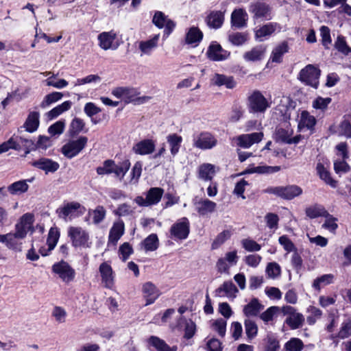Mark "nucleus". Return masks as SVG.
I'll use <instances>...</instances> for the list:
<instances>
[{
  "instance_id": "f257e3e1",
  "label": "nucleus",
  "mask_w": 351,
  "mask_h": 351,
  "mask_svg": "<svg viewBox=\"0 0 351 351\" xmlns=\"http://www.w3.org/2000/svg\"><path fill=\"white\" fill-rule=\"evenodd\" d=\"M112 95L117 98H121L125 103H133L136 105L148 101L151 97L149 96L140 97V93L134 88L118 87L114 88Z\"/></svg>"
},
{
  "instance_id": "f03ea898",
  "label": "nucleus",
  "mask_w": 351,
  "mask_h": 351,
  "mask_svg": "<svg viewBox=\"0 0 351 351\" xmlns=\"http://www.w3.org/2000/svg\"><path fill=\"white\" fill-rule=\"evenodd\" d=\"M321 70L313 64H308L301 69L298 80L307 86L317 88Z\"/></svg>"
},
{
  "instance_id": "7ed1b4c3",
  "label": "nucleus",
  "mask_w": 351,
  "mask_h": 351,
  "mask_svg": "<svg viewBox=\"0 0 351 351\" xmlns=\"http://www.w3.org/2000/svg\"><path fill=\"white\" fill-rule=\"evenodd\" d=\"M247 106L250 112L264 113L270 104L259 90H255L248 97Z\"/></svg>"
},
{
  "instance_id": "20e7f679",
  "label": "nucleus",
  "mask_w": 351,
  "mask_h": 351,
  "mask_svg": "<svg viewBox=\"0 0 351 351\" xmlns=\"http://www.w3.org/2000/svg\"><path fill=\"white\" fill-rule=\"evenodd\" d=\"M164 193V190L160 187L150 188L145 193V197L137 196L134 202L140 206L147 207L158 204Z\"/></svg>"
},
{
  "instance_id": "39448f33",
  "label": "nucleus",
  "mask_w": 351,
  "mask_h": 351,
  "mask_svg": "<svg viewBox=\"0 0 351 351\" xmlns=\"http://www.w3.org/2000/svg\"><path fill=\"white\" fill-rule=\"evenodd\" d=\"M68 235L70 237L73 246L89 247L90 243L88 233L81 227L71 226L69 228Z\"/></svg>"
},
{
  "instance_id": "423d86ee",
  "label": "nucleus",
  "mask_w": 351,
  "mask_h": 351,
  "mask_svg": "<svg viewBox=\"0 0 351 351\" xmlns=\"http://www.w3.org/2000/svg\"><path fill=\"white\" fill-rule=\"evenodd\" d=\"M87 142L88 138L86 136H80L77 140L71 141L62 146V153L65 157L72 158L85 147Z\"/></svg>"
},
{
  "instance_id": "0eeeda50",
  "label": "nucleus",
  "mask_w": 351,
  "mask_h": 351,
  "mask_svg": "<svg viewBox=\"0 0 351 351\" xmlns=\"http://www.w3.org/2000/svg\"><path fill=\"white\" fill-rule=\"evenodd\" d=\"M267 192L276 195L285 199H292L302 193L301 187L297 185H289L287 186L271 187L267 189Z\"/></svg>"
},
{
  "instance_id": "6e6552de",
  "label": "nucleus",
  "mask_w": 351,
  "mask_h": 351,
  "mask_svg": "<svg viewBox=\"0 0 351 351\" xmlns=\"http://www.w3.org/2000/svg\"><path fill=\"white\" fill-rule=\"evenodd\" d=\"M52 271L65 283L73 281L75 276L74 269L64 261L55 263L52 267Z\"/></svg>"
},
{
  "instance_id": "1a4fd4ad",
  "label": "nucleus",
  "mask_w": 351,
  "mask_h": 351,
  "mask_svg": "<svg viewBox=\"0 0 351 351\" xmlns=\"http://www.w3.org/2000/svg\"><path fill=\"white\" fill-rule=\"evenodd\" d=\"M249 10L254 19L269 21L272 19L271 8L265 2L257 1L251 3Z\"/></svg>"
},
{
  "instance_id": "9d476101",
  "label": "nucleus",
  "mask_w": 351,
  "mask_h": 351,
  "mask_svg": "<svg viewBox=\"0 0 351 351\" xmlns=\"http://www.w3.org/2000/svg\"><path fill=\"white\" fill-rule=\"evenodd\" d=\"M190 231L189 221L186 217H182L173 223L170 229L171 235L178 239H185Z\"/></svg>"
},
{
  "instance_id": "9b49d317",
  "label": "nucleus",
  "mask_w": 351,
  "mask_h": 351,
  "mask_svg": "<svg viewBox=\"0 0 351 351\" xmlns=\"http://www.w3.org/2000/svg\"><path fill=\"white\" fill-rule=\"evenodd\" d=\"M152 22L160 29L165 27L164 36L165 37L169 36L176 26L172 20L167 19L165 14L160 11L155 12Z\"/></svg>"
},
{
  "instance_id": "f8f14e48",
  "label": "nucleus",
  "mask_w": 351,
  "mask_h": 351,
  "mask_svg": "<svg viewBox=\"0 0 351 351\" xmlns=\"http://www.w3.org/2000/svg\"><path fill=\"white\" fill-rule=\"evenodd\" d=\"M33 222V215L30 213L24 214L20 219V221L15 226V237L17 239H23L25 237L28 230L30 228Z\"/></svg>"
},
{
  "instance_id": "ddd939ff",
  "label": "nucleus",
  "mask_w": 351,
  "mask_h": 351,
  "mask_svg": "<svg viewBox=\"0 0 351 351\" xmlns=\"http://www.w3.org/2000/svg\"><path fill=\"white\" fill-rule=\"evenodd\" d=\"M206 55L212 61H222L229 57L230 52L223 49L217 42H212L208 48Z\"/></svg>"
},
{
  "instance_id": "4468645a",
  "label": "nucleus",
  "mask_w": 351,
  "mask_h": 351,
  "mask_svg": "<svg viewBox=\"0 0 351 351\" xmlns=\"http://www.w3.org/2000/svg\"><path fill=\"white\" fill-rule=\"evenodd\" d=\"M117 34L113 31L104 32L98 35L99 47L104 49H116L119 45L115 40Z\"/></svg>"
},
{
  "instance_id": "2eb2a0df",
  "label": "nucleus",
  "mask_w": 351,
  "mask_h": 351,
  "mask_svg": "<svg viewBox=\"0 0 351 351\" xmlns=\"http://www.w3.org/2000/svg\"><path fill=\"white\" fill-rule=\"evenodd\" d=\"M217 144V140L210 133L203 132L194 138L193 145L202 149H211Z\"/></svg>"
},
{
  "instance_id": "dca6fc26",
  "label": "nucleus",
  "mask_w": 351,
  "mask_h": 351,
  "mask_svg": "<svg viewBox=\"0 0 351 351\" xmlns=\"http://www.w3.org/2000/svg\"><path fill=\"white\" fill-rule=\"evenodd\" d=\"M263 137V132H254L241 134L237 137V145L243 148H248L254 143H259Z\"/></svg>"
},
{
  "instance_id": "f3484780",
  "label": "nucleus",
  "mask_w": 351,
  "mask_h": 351,
  "mask_svg": "<svg viewBox=\"0 0 351 351\" xmlns=\"http://www.w3.org/2000/svg\"><path fill=\"white\" fill-rule=\"evenodd\" d=\"M99 271L105 287L112 289L114 286V274L111 266L106 262L102 263L99 265Z\"/></svg>"
},
{
  "instance_id": "a211bd4d",
  "label": "nucleus",
  "mask_w": 351,
  "mask_h": 351,
  "mask_svg": "<svg viewBox=\"0 0 351 351\" xmlns=\"http://www.w3.org/2000/svg\"><path fill=\"white\" fill-rule=\"evenodd\" d=\"M155 143L152 139H144L134 145L132 151L138 155H149L155 150Z\"/></svg>"
},
{
  "instance_id": "6ab92c4d",
  "label": "nucleus",
  "mask_w": 351,
  "mask_h": 351,
  "mask_svg": "<svg viewBox=\"0 0 351 351\" xmlns=\"http://www.w3.org/2000/svg\"><path fill=\"white\" fill-rule=\"evenodd\" d=\"M142 291L143 297L146 300L145 305L154 303L160 295V291L151 282H147L143 285Z\"/></svg>"
},
{
  "instance_id": "aec40b11",
  "label": "nucleus",
  "mask_w": 351,
  "mask_h": 351,
  "mask_svg": "<svg viewBox=\"0 0 351 351\" xmlns=\"http://www.w3.org/2000/svg\"><path fill=\"white\" fill-rule=\"evenodd\" d=\"M81 208L85 210V208L82 207L79 202H71L66 203L62 207L58 208L56 210V213L60 218H63L64 219L66 220L68 217H71L74 216L75 213L77 212V210Z\"/></svg>"
},
{
  "instance_id": "412c9836",
  "label": "nucleus",
  "mask_w": 351,
  "mask_h": 351,
  "mask_svg": "<svg viewBox=\"0 0 351 351\" xmlns=\"http://www.w3.org/2000/svg\"><path fill=\"white\" fill-rule=\"evenodd\" d=\"M280 26L277 23H268L260 27L255 31V38L259 41H263L265 38L270 36Z\"/></svg>"
},
{
  "instance_id": "4be33fe9",
  "label": "nucleus",
  "mask_w": 351,
  "mask_h": 351,
  "mask_svg": "<svg viewBox=\"0 0 351 351\" xmlns=\"http://www.w3.org/2000/svg\"><path fill=\"white\" fill-rule=\"evenodd\" d=\"M263 308L264 306L259 302L257 298H254L247 304L244 306L243 313L247 317H256Z\"/></svg>"
},
{
  "instance_id": "5701e85b",
  "label": "nucleus",
  "mask_w": 351,
  "mask_h": 351,
  "mask_svg": "<svg viewBox=\"0 0 351 351\" xmlns=\"http://www.w3.org/2000/svg\"><path fill=\"white\" fill-rule=\"evenodd\" d=\"M32 165L45 171L46 173L55 172L59 168V164L58 162L46 158H41L32 162Z\"/></svg>"
},
{
  "instance_id": "b1692460",
  "label": "nucleus",
  "mask_w": 351,
  "mask_h": 351,
  "mask_svg": "<svg viewBox=\"0 0 351 351\" xmlns=\"http://www.w3.org/2000/svg\"><path fill=\"white\" fill-rule=\"evenodd\" d=\"M238 292L237 288L230 281L224 282L223 284L215 290V295L218 297L225 295L228 298H235L236 293Z\"/></svg>"
},
{
  "instance_id": "393cba45",
  "label": "nucleus",
  "mask_w": 351,
  "mask_h": 351,
  "mask_svg": "<svg viewBox=\"0 0 351 351\" xmlns=\"http://www.w3.org/2000/svg\"><path fill=\"white\" fill-rule=\"evenodd\" d=\"M159 36V34H156L151 39L139 42L138 48L141 51V55H149L157 47Z\"/></svg>"
},
{
  "instance_id": "a878e982",
  "label": "nucleus",
  "mask_w": 351,
  "mask_h": 351,
  "mask_svg": "<svg viewBox=\"0 0 351 351\" xmlns=\"http://www.w3.org/2000/svg\"><path fill=\"white\" fill-rule=\"evenodd\" d=\"M217 204L208 199H201L195 203L196 210L200 215H205L215 211Z\"/></svg>"
},
{
  "instance_id": "bb28decb",
  "label": "nucleus",
  "mask_w": 351,
  "mask_h": 351,
  "mask_svg": "<svg viewBox=\"0 0 351 351\" xmlns=\"http://www.w3.org/2000/svg\"><path fill=\"white\" fill-rule=\"evenodd\" d=\"M224 20L223 14L220 11H213L206 17V22L208 27L214 29L219 28Z\"/></svg>"
},
{
  "instance_id": "cd10ccee",
  "label": "nucleus",
  "mask_w": 351,
  "mask_h": 351,
  "mask_svg": "<svg viewBox=\"0 0 351 351\" xmlns=\"http://www.w3.org/2000/svg\"><path fill=\"white\" fill-rule=\"evenodd\" d=\"M247 19V14L243 9H238L233 11L231 15V23L233 26L238 28L245 27Z\"/></svg>"
},
{
  "instance_id": "c85d7f7f",
  "label": "nucleus",
  "mask_w": 351,
  "mask_h": 351,
  "mask_svg": "<svg viewBox=\"0 0 351 351\" xmlns=\"http://www.w3.org/2000/svg\"><path fill=\"white\" fill-rule=\"evenodd\" d=\"M148 343L157 351H177L178 350L176 346L170 347L164 340L156 336H151L148 339Z\"/></svg>"
},
{
  "instance_id": "c756f323",
  "label": "nucleus",
  "mask_w": 351,
  "mask_h": 351,
  "mask_svg": "<svg viewBox=\"0 0 351 351\" xmlns=\"http://www.w3.org/2000/svg\"><path fill=\"white\" fill-rule=\"evenodd\" d=\"M124 233V223L122 221L114 222L109 233V241L116 244Z\"/></svg>"
},
{
  "instance_id": "7c9ffc66",
  "label": "nucleus",
  "mask_w": 351,
  "mask_h": 351,
  "mask_svg": "<svg viewBox=\"0 0 351 351\" xmlns=\"http://www.w3.org/2000/svg\"><path fill=\"white\" fill-rule=\"evenodd\" d=\"M27 182H31L32 179L15 182L8 186V191L11 195L24 193L27 192L29 189Z\"/></svg>"
},
{
  "instance_id": "2f4dec72",
  "label": "nucleus",
  "mask_w": 351,
  "mask_h": 351,
  "mask_svg": "<svg viewBox=\"0 0 351 351\" xmlns=\"http://www.w3.org/2000/svg\"><path fill=\"white\" fill-rule=\"evenodd\" d=\"M38 125L39 113L38 112H31L24 123L26 131L33 132L37 130Z\"/></svg>"
},
{
  "instance_id": "473e14b6",
  "label": "nucleus",
  "mask_w": 351,
  "mask_h": 351,
  "mask_svg": "<svg viewBox=\"0 0 351 351\" xmlns=\"http://www.w3.org/2000/svg\"><path fill=\"white\" fill-rule=\"evenodd\" d=\"M265 52V47L259 45L245 53L243 57L247 61H256L262 59Z\"/></svg>"
},
{
  "instance_id": "72a5a7b5",
  "label": "nucleus",
  "mask_w": 351,
  "mask_h": 351,
  "mask_svg": "<svg viewBox=\"0 0 351 351\" xmlns=\"http://www.w3.org/2000/svg\"><path fill=\"white\" fill-rule=\"evenodd\" d=\"M306 215L311 219L317 218L318 217H327L329 213L322 205L315 204L313 206L306 208Z\"/></svg>"
},
{
  "instance_id": "f704fd0d",
  "label": "nucleus",
  "mask_w": 351,
  "mask_h": 351,
  "mask_svg": "<svg viewBox=\"0 0 351 351\" xmlns=\"http://www.w3.org/2000/svg\"><path fill=\"white\" fill-rule=\"evenodd\" d=\"M167 140L169 144L171 154L175 156L179 152L182 141V136L177 134H171L167 136Z\"/></svg>"
},
{
  "instance_id": "c9c22d12",
  "label": "nucleus",
  "mask_w": 351,
  "mask_h": 351,
  "mask_svg": "<svg viewBox=\"0 0 351 351\" xmlns=\"http://www.w3.org/2000/svg\"><path fill=\"white\" fill-rule=\"evenodd\" d=\"M289 45L287 41H283L280 45L274 48L272 51V62H280L282 61V56L288 52Z\"/></svg>"
},
{
  "instance_id": "e433bc0d",
  "label": "nucleus",
  "mask_w": 351,
  "mask_h": 351,
  "mask_svg": "<svg viewBox=\"0 0 351 351\" xmlns=\"http://www.w3.org/2000/svg\"><path fill=\"white\" fill-rule=\"evenodd\" d=\"M212 81L217 86L225 85L228 88H232L235 86L232 77H227L224 75L215 74Z\"/></svg>"
},
{
  "instance_id": "4c0bfd02",
  "label": "nucleus",
  "mask_w": 351,
  "mask_h": 351,
  "mask_svg": "<svg viewBox=\"0 0 351 351\" xmlns=\"http://www.w3.org/2000/svg\"><path fill=\"white\" fill-rule=\"evenodd\" d=\"M203 38L202 31L196 27H193L189 29L186 35V43L188 44H193L199 43Z\"/></svg>"
},
{
  "instance_id": "58836bf2",
  "label": "nucleus",
  "mask_w": 351,
  "mask_h": 351,
  "mask_svg": "<svg viewBox=\"0 0 351 351\" xmlns=\"http://www.w3.org/2000/svg\"><path fill=\"white\" fill-rule=\"evenodd\" d=\"M317 171L322 180H324L326 184L330 185L332 187H336L337 181L331 178L330 173L324 168L322 164H317Z\"/></svg>"
},
{
  "instance_id": "ea45409f",
  "label": "nucleus",
  "mask_w": 351,
  "mask_h": 351,
  "mask_svg": "<svg viewBox=\"0 0 351 351\" xmlns=\"http://www.w3.org/2000/svg\"><path fill=\"white\" fill-rule=\"evenodd\" d=\"M293 134V130L289 128H277L275 131V140L288 144L290 136Z\"/></svg>"
},
{
  "instance_id": "a19ab883",
  "label": "nucleus",
  "mask_w": 351,
  "mask_h": 351,
  "mask_svg": "<svg viewBox=\"0 0 351 351\" xmlns=\"http://www.w3.org/2000/svg\"><path fill=\"white\" fill-rule=\"evenodd\" d=\"M304 322V316L299 313H295L286 319V323L292 328L297 329L301 327Z\"/></svg>"
},
{
  "instance_id": "79ce46f5",
  "label": "nucleus",
  "mask_w": 351,
  "mask_h": 351,
  "mask_svg": "<svg viewBox=\"0 0 351 351\" xmlns=\"http://www.w3.org/2000/svg\"><path fill=\"white\" fill-rule=\"evenodd\" d=\"M130 167V162L129 160H125L119 165H116L114 163V166L113 167L114 171L112 173H114L117 178H119V179L121 180L129 170Z\"/></svg>"
},
{
  "instance_id": "37998d69",
  "label": "nucleus",
  "mask_w": 351,
  "mask_h": 351,
  "mask_svg": "<svg viewBox=\"0 0 351 351\" xmlns=\"http://www.w3.org/2000/svg\"><path fill=\"white\" fill-rule=\"evenodd\" d=\"M72 103L70 101L63 102L62 104L53 108L51 110L48 112L47 117L49 119H53L59 116L62 112L68 110L71 108Z\"/></svg>"
},
{
  "instance_id": "c03bdc74",
  "label": "nucleus",
  "mask_w": 351,
  "mask_h": 351,
  "mask_svg": "<svg viewBox=\"0 0 351 351\" xmlns=\"http://www.w3.org/2000/svg\"><path fill=\"white\" fill-rule=\"evenodd\" d=\"M146 251H155L159 245V241L156 234H152L145 239L143 243Z\"/></svg>"
},
{
  "instance_id": "a18cd8bd",
  "label": "nucleus",
  "mask_w": 351,
  "mask_h": 351,
  "mask_svg": "<svg viewBox=\"0 0 351 351\" xmlns=\"http://www.w3.org/2000/svg\"><path fill=\"white\" fill-rule=\"evenodd\" d=\"M244 325L247 338L250 339L254 338L258 333V326L256 322L250 319H246Z\"/></svg>"
},
{
  "instance_id": "49530a36",
  "label": "nucleus",
  "mask_w": 351,
  "mask_h": 351,
  "mask_svg": "<svg viewBox=\"0 0 351 351\" xmlns=\"http://www.w3.org/2000/svg\"><path fill=\"white\" fill-rule=\"evenodd\" d=\"M60 237V232L56 228H51L48 234L47 244L48 251H51L57 244Z\"/></svg>"
},
{
  "instance_id": "de8ad7c7",
  "label": "nucleus",
  "mask_w": 351,
  "mask_h": 351,
  "mask_svg": "<svg viewBox=\"0 0 351 351\" xmlns=\"http://www.w3.org/2000/svg\"><path fill=\"white\" fill-rule=\"evenodd\" d=\"M334 276L332 274H324L314 280L313 282V287L319 291L322 286H325L332 283Z\"/></svg>"
},
{
  "instance_id": "09e8293b",
  "label": "nucleus",
  "mask_w": 351,
  "mask_h": 351,
  "mask_svg": "<svg viewBox=\"0 0 351 351\" xmlns=\"http://www.w3.org/2000/svg\"><path fill=\"white\" fill-rule=\"evenodd\" d=\"M351 335V322L348 321L342 324L341 327L337 335H332L330 338L334 339L339 338L341 339H346Z\"/></svg>"
},
{
  "instance_id": "8fccbe9b",
  "label": "nucleus",
  "mask_w": 351,
  "mask_h": 351,
  "mask_svg": "<svg viewBox=\"0 0 351 351\" xmlns=\"http://www.w3.org/2000/svg\"><path fill=\"white\" fill-rule=\"evenodd\" d=\"M248 39V34L243 32H236L229 34L228 40L234 45H241Z\"/></svg>"
},
{
  "instance_id": "3c124183",
  "label": "nucleus",
  "mask_w": 351,
  "mask_h": 351,
  "mask_svg": "<svg viewBox=\"0 0 351 351\" xmlns=\"http://www.w3.org/2000/svg\"><path fill=\"white\" fill-rule=\"evenodd\" d=\"M227 322L224 319L219 318L214 320L211 324V328L216 331L221 337L226 335Z\"/></svg>"
},
{
  "instance_id": "603ef678",
  "label": "nucleus",
  "mask_w": 351,
  "mask_h": 351,
  "mask_svg": "<svg viewBox=\"0 0 351 351\" xmlns=\"http://www.w3.org/2000/svg\"><path fill=\"white\" fill-rule=\"evenodd\" d=\"M199 177L205 180H210L215 173L214 166L210 164H204L199 167Z\"/></svg>"
},
{
  "instance_id": "864d4df0",
  "label": "nucleus",
  "mask_w": 351,
  "mask_h": 351,
  "mask_svg": "<svg viewBox=\"0 0 351 351\" xmlns=\"http://www.w3.org/2000/svg\"><path fill=\"white\" fill-rule=\"evenodd\" d=\"M62 97L63 94L60 92H53L48 94L45 97L43 101L41 102L40 107L45 108L51 104L60 100Z\"/></svg>"
},
{
  "instance_id": "5fc2aeb1",
  "label": "nucleus",
  "mask_w": 351,
  "mask_h": 351,
  "mask_svg": "<svg viewBox=\"0 0 351 351\" xmlns=\"http://www.w3.org/2000/svg\"><path fill=\"white\" fill-rule=\"evenodd\" d=\"M303 347V342L298 338H291L285 345V349L287 351H301Z\"/></svg>"
},
{
  "instance_id": "6e6d98bb",
  "label": "nucleus",
  "mask_w": 351,
  "mask_h": 351,
  "mask_svg": "<svg viewBox=\"0 0 351 351\" xmlns=\"http://www.w3.org/2000/svg\"><path fill=\"white\" fill-rule=\"evenodd\" d=\"M231 236V232L229 230H223L219 233L215 239L213 241L211 248L213 250L217 249L221 246L226 240H228Z\"/></svg>"
},
{
  "instance_id": "4d7b16f0",
  "label": "nucleus",
  "mask_w": 351,
  "mask_h": 351,
  "mask_svg": "<svg viewBox=\"0 0 351 351\" xmlns=\"http://www.w3.org/2000/svg\"><path fill=\"white\" fill-rule=\"evenodd\" d=\"M280 166H258L248 171L249 173H273L280 170Z\"/></svg>"
},
{
  "instance_id": "13d9d810",
  "label": "nucleus",
  "mask_w": 351,
  "mask_h": 351,
  "mask_svg": "<svg viewBox=\"0 0 351 351\" xmlns=\"http://www.w3.org/2000/svg\"><path fill=\"white\" fill-rule=\"evenodd\" d=\"M66 311L60 306H55L51 313L52 317H53L55 320L59 324H62L66 322Z\"/></svg>"
},
{
  "instance_id": "bf43d9fd",
  "label": "nucleus",
  "mask_w": 351,
  "mask_h": 351,
  "mask_svg": "<svg viewBox=\"0 0 351 351\" xmlns=\"http://www.w3.org/2000/svg\"><path fill=\"white\" fill-rule=\"evenodd\" d=\"M114 166V161L112 160H106L104 162L102 167L97 168V173L99 175L110 174L113 172V167Z\"/></svg>"
},
{
  "instance_id": "052dcab7",
  "label": "nucleus",
  "mask_w": 351,
  "mask_h": 351,
  "mask_svg": "<svg viewBox=\"0 0 351 351\" xmlns=\"http://www.w3.org/2000/svg\"><path fill=\"white\" fill-rule=\"evenodd\" d=\"M85 123L84 121L79 118H75L71 123L70 133L71 136L79 134L84 128Z\"/></svg>"
},
{
  "instance_id": "680f3d73",
  "label": "nucleus",
  "mask_w": 351,
  "mask_h": 351,
  "mask_svg": "<svg viewBox=\"0 0 351 351\" xmlns=\"http://www.w3.org/2000/svg\"><path fill=\"white\" fill-rule=\"evenodd\" d=\"M278 306H271L260 315V318L265 323L271 321L274 316L279 311Z\"/></svg>"
},
{
  "instance_id": "e2e57ef3",
  "label": "nucleus",
  "mask_w": 351,
  "mask_h": 351,
  "mask_svg": "<svg viewBox=\"0 0 351 351\" xmlns=\"http://www.w3.org/2000/svg\"><path fill=\"white\" fill-rule=\"evenodd\" d=\"M316 120L313 116L308 112L304 111L301 114V123L308 129H312L315 125Z\"/></svg>"
},
{
  "instance_id": "0e129e2a",
  "label": "nucleus",
  "mask_w": 351,
  "mask_h": 351,
  "mask_svg": "<svg viewBox=\"0 0 351 351\" xmlns=\"http://www.w3.org/2000/svg\"><path fill=\"white\" fill-rule=\"evenodd\" d=\"M243 247L248 252H257L261 248V245L255 241L250 239H245L241 241Z\"/></svg>"
},
{
  "instance_id": "69168bd1",
  "label": "nucleus",
  "mask_w": 351,
  "mask_h": 351,
  "mask_svg": "<svg viewBox=\"0 0 351 351\" xmlns=\"http://www.w3.org/2000/svg\"><path fill=\"white\" fill-rule=\"evenodd\" d=\"M335 48L345 55H348L350 51V48L347 45L344 38L339 36L335 44Z\"/></svg>"
},
{
  "instance_id": "338daca9",
  "label": "nucleus",
  "mask_w": 351,
  "mask_h": 351,
  "mask_svg": "<svg viewBox=\"0 0 351 351\" xmlns=\"http://www.w3.org/2000/svg\"><path fill=\"white\" fill-rule=\"evenodd\" d=\"M320 34L322 36V43L325 48L328 49V45L331 43L330 31L327 26L320 27Z\"/></svg>"
},
{
  "instance_id": "774afa93",
  "label": "nucleus",
  "mask_w": 351,
  "mask_h": 351,
  "mask_svg": "<svg viewBox=\"0 0 351 351\" xmlns=\"http://www.w3.org/2000/svg\"><path fill=\"white\" fill-rule=\"evenodd\" d=\"M93 223L98 224L103 221L106 216V210L102 206H98L92 211Z\"/></svg>"
}]
</instances>
